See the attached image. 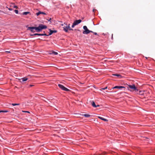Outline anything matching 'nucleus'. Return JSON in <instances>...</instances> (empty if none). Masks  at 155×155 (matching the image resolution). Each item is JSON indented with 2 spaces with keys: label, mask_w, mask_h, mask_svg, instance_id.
Listing matches in <instances>:
<instances>
[{
  "label": "nucleus",
  "mask_w": 155,
  "mask_h": 155,
  "mask_svg": "<svg viewBox=\"0 0 155 155\" xmlns=\"http://www.w3.org/2000/svg\"><path fill=\"white\" fill-rule=\"evenodd\" d=\"M58 87L62 90L67 91H70V90H69V89L65 87L64 86H63V85L61 84H58Z\"/></svg>",
  "instance_id": "3"
},
{
  "label": "nucleus",
  "mask_w": 155,
  "mask_h": 155,
  "mask_svg": "<svg viewBox=\"0 0 155 155\" xmlns=\"http://www.w3.org/2000/svg\"><path fill=\"white\" fill-rule=\"evenodd\" d=\"M47 28V26L42 24H40L38 27H29L28 28V29L30 30L31 32H34L35 31L34 30L35 29L37 32H39L41 31L42 29H46Z\"/></svg>",
  "instance_id": "1"
},
{
  "label": "nucleus",
  "mask_w": 155,
  "mask_h": 155,
  "mask_svg": "<svg viewBox=\"0 0 155 155\" xmlns=\"http://www.w3.org/2000/svg\"><path fill=\"white\" fill-rule=\"evenodd\" d=\"M1 32V31H0V32Z\"/></svg>",
  "instance_id": "39"
},
{
  "label": "nucleus",
  "mask_w": 155,
  "mask_h": 155,
  "mask_svg": "<svg viewBox=\"0 0 155 155\" xmlns=\"http://www.w3.org/2000/svg\"><path fill=\"white\" fill-rule=\"evenodd\" d=\"M48 36V35H47V34L45 33H44L43 34H41V36Z\"/></svg>",
  "instance_id": "22"
},
{
  "label": "nucleus",
  "mask_w": 155,
  "mask_h": 155,
  "mask_svg": "<svg viewBox=\"0 0 155 155\" xmlns=\"http://www.w3.org/2000/svg\"><path fill=\"white\" fill-rule=\"evenodd\" d=\"M127 88L128 90L131 92L135 91V92H137L138 91V90L134 84L128 85Z\"/></svg>",
  "instance_id": "2"
},
{
  "label": "nucleus",
  "mask_w": 155,
  "mask_h": 155,
  "mask_svg": "<svg viewBox=\"0 0 155 155\" xmlns=\"http://www.w3.org/2000/svg\"><path fill=\"white\" fill-rule=\"evenodd\" d=\"M122 88H125V87L124 86H116L114 87L113 88H117L120 89Z\"/></svg>",
  "instance_id": "7"
},
{
  "label": "nucleus",
  "mask_w": 155,
  "mask_h": 155,
  "mask_svg": "<svg viewBox=\"0 0 155 155\" xmlns=\"http://www.w3.org/2000/svg\"><path fill=\"white\" fill-rule=\"evenodd\" d=\"M23 112H26V113H29V111H22Z\"/></svg>",
  "instance_id": "29"
},
{
  "label": "nucleus",
  "mask_w": 155,
  "mask_h": 155,
  "mask_svg": "<svg viewBox=\"0 0 155 155\" xmlns=\"http://www.w3.org/2000/svg\"><path fill=\"white\" fill-rule=\"evenodd\" d=\"M107 87H105L104 88H102L101 90L102 91V90H105V89H107Z\"/></svg>",
  "instance_id": "24"
},
{
  "label": "nucleus",
  "mask_w": 155,
  "mask_h": 155,
  "mask_svg": "<svg viewBox=\"0 0 155 155\" xmlns=\"http://www.w3.org/2000/svg\"><path fill=\"white\" fill-rule=\"evenodd\" d=\"M92 105L94 107H96L97 106L96 105L95 102L93 101L92 103Z\"/></svg>",
  "instance_id": "13"
},
{
  "label": "nucleus",
  "mask_w": 155,
  "mask_h": 155,
  "mask_svg": "<svg viewBox=\"0 0 155 155\" xmlns=\"http://www.w3.org/2000/svg\"><path fill=\"white\" fill-rule=\"evenodd\" d=\"M9 10L10 11H11L12 10V8H9Z\"/></svg>",
  "instance_id": "35"
},
{
  "label": "nucleus",
  "mask_w": 155,
  "mask_h": 155,
  "mask_svg": "<svg viewBox=\"0 0 155 155\" xmlns=\"http://www.w3.org/2000/svg\"><path fill=\"white\" fill-rule=\"evenodd\" d=\"M7 112V111H5V110H0V113H1V112Z\"/></svg>",
  "instance_id": "26"
},
{
  "label": "nucleus",
  "mask_w": 155,
  "mask_h": 155,
  "mask_svg": "<svg viewBox=\"0 0 155 155\" xmlns=\"http://www.w3.org/2000/svg\"><path fill=\"white\" fill-rule=\"evenodd\" d=\"M90 32H93V31H90L88 29H87L86 31H83V34H88Z\"/></svg>",
  "instance_id": "4"
},
{
  "label": "nucleus",
  "mask_w": 155,
  "mask_h": 155,
  "mask_svg": "<svg viewBox=\"0 0 155 155\" xmlns=\"http://www.w3.org/2000/svg\"><path fill=\"white\" fill-rule=\"evenodd\" d=\"M81 22V19H79L78 20H76L75 21H74V24L77 25L80 23Z\"/></svg>",
  "instance_id": "6"
},
{
  "label": "nucleus",
  "mask_w": 155,
  "mask_h": 155,
  "mask_svg": "<svg viewBox=\"0 0 155 155\" xmlns=\"http://www.w3.org/2000/svg\"><path fill=\"white\" fill-rule=\"evenodd\" d=\"M48 36V35H47V34L45 33H44L43 34H41V36Z\"/></svg>",
  "instance_id": "21"
},
{
  "label": "nucleus",
  "mask_w": 155,
  "mask_h": 155,
  "mask_svg": "<svg viewBox=\"0 0 155 155\" xmlns=\"http://www.w3.org/2000/svg\"><path fill=\"white\" fill-rule=\"evenodd\" d=\"M52 53L54 54L55 55H57L58 54V53L55 51H53L52 52Z\"/></svg>",
  "instance_id": "20"
},
{
  "label": "nucleus",
  "mask_w": 155,
  "mask_h": 155,
  "mask_svg": "<svg viewBox=\"0 0 155 155\" xmlns=\"http://www.w3.org/2000/svg\"><path fill=\"white\" fill-rule=\"evenodd\" d=\"M14 8H18L17 6H15H15H14Z\"/></svg>",
  "instance_id": "30"
},
{
  "label": "nucleus",
  "mask_w": 155,
  "mask_h": 155,
  "mask_svg": "<svg viewBox=\"0 0 155 155\" xmlns=\"http://www.w3.org/2000/svg\"><path fill=\"white\" fill-rule=\"evenodd\" d=\"M66 28H68V30H73L70 27V24H69L68 25L66 26Z\"/></svg>",
  "instance_id": "11"
},
{
  "label": "nucleus",
  "mask_w": 155,
  "mask_h": 155,
  "mask_svg": "<svg viewBox=\"0 0 155 155\" xmlns=\"http://www.w3.org/2000/svg\"><path fill=\"white\" fill-rule=\"evenodd\" d=\"M6 52L8 53H10L11 52L10 51H6Z\"/></svg>",
  "instance_id": "32"
},
{
  "label": "nucleus",
  "mask_w": 155,
  "mask_h": 155,
  "mask_svg": "<svg viewBox=\"0 0 155 155\" xmlns=\"http://www.w3.org/2000/svg\"><path fill=\"white\" fill-rule=\"evenodd\" d=\"M49 30L50 31V33H49V35H51L53 33H56L57 31L56 30H52L50 29H49Z\"/></svg>",
  "instance_id": "5"
},
{
  "label": "nucleus",
  "mask_w": 155,
  "mask_h": 155,
  "mask_svg": "<svg viewBox=\"0 0 155 155\" xmlns=\"http://www.w3.org/2000/svg\"><path fill=\"white\" fill-rule=\"evenodd\" d=\"M96 9H93V12H94V11H96Z\"/></svg>",
  "instance_id": "31"
},
{
  "label": "nucleus",
  "mask_w": 155,
  "mask_h": 155,
  "mask_svg": "<svg viewBox=\"0 0 155 155\" xmlns=\"http://www.w3.org/2000/svg\"><path fill=\"white\" fill-rule=\"evenodd\" d=\"M113 75L114 76H117L118 77H121V75L120 74H113Z\"/></svg>",
  "instance_id": "18"
},
{
  "label": "nucleus",
  "mask_w": 155,
  "mask_h": 155,
  "mask_svg": "<svg viewBox=\"0 0 155 155\" xmlns=\"http://www.w3.org/2000/svg\"><path fill=\"white\" fill-rule=\"evenodd\" d=\"M28 79V78L26 77H25L22 78L21 79V80H22V81H27Z\"/></svg>",
  "instance_id": "10"
},
{
  "label": "nucleus",
  "mask_w": 155,
  "mask_h": 155,
  "mask_svg": "<svg viewBox=\"0 0 155 155\" xmlns=\"http://www.w3.org/2000/svg\"><path fill=\"white\" fill-rule=\"evenodd\" d=\"M93 33H94V35H97V33L96 32H93Z\"/></svg>",
  "instance_id": "28"
},
{
  "label": "nucleus",
  "mask_w": 155,
  "mask_h": 155,
  "mask_svg": "<svg viewBox=\"0 0 155 155\" xmlns=\"http://www.w3.org/2000/svg\"><path fill=\"white\" fill-rule=\"evenodd\" d=\"M48 36V35H47V34L45 33H44L43 34H41V36Z\"/></svg>",
  "instance_id": "23"
},
{
  "label": "nucleus",
  "mask_w": 155,
  "mask_h": 155,
  "mask_svg": "<svg viewBox=\"0 0 155 155\" xmlns=\"http://www.w3.org/2000/svg\"><path fill=\"white\" fill-rule=\"evenodd\" d=\"M61 25L63 26V24H61Z\"/></svg>",
  "instance_id": "37"
},
{
  "label": "nucleus",
  "mask_w": 155,
  "mask_h": 155,
  "mask_svg": "<svg viewBox=\"0 0 155 155\" xmlns=\"http://www.w3.org/2000/svg\"><path fill=\"white\" fill-rule=\"evenodd\" d=\"M12 105L13 106H15V105H20L19 104H12Z\"/></svg>",
  "instance_id": "19"
},
{
  "label": "nucleus",
  "mask_w": 155,
  "mask_h": 155,
  "mask_svg": "<svg viewBox=\"0 0 155 155\" xmlns=\"http://www.w3.org/2000/svg\"><path fill=\"white\" fill-rule=\"evenodd\" d=\"M14 12H15V13H16V14H18V10H14Z\"/></svg>",
  "instance_id": "25"
},
{
  "label": "nucleus",
  "mask_w": 155,
  "mask_h": 155,
  "mask_svg": "<svg viewBox=\"0 0 155 155\" xmlns=\"http://www.w3.org/2000/svg\"><path fill=\"white\" fill-rule=\"evenodd\" d=\"M41 14L46 15V14L44 12H39L36 13V15L37 16H38Z\"/></svg>",
  "instance_id": "8"
},
{
  "label": "nucleus",
  "mask_w": 155,
  "mask_h": 155,
  "mask_svg": "<svg viewBox=\"0 0 155 155\" xmlns=\"http://www.w3.org/2000/svg\"><path fill=\"white\" fill-rule=\"evenodd\" d=\"M98 117L100 118V119H101V120H102L104 121H108V120L107 119H105L102 117H100V116H98Z\"/></svg>",
  "instance_id": "9"
},
{
  "label": "nucleus",
  "mask_w": 155,
  "mask_h": 155,
  "mask_svg": "<svg viewBox=\"0 0 155 155\" xmlns=\"http://www.w3.org/2000/svg\"><path fill=\"white\" fill-rule=\"evenodd\" d=\"M83 29L84 30V31H86V30L88 29L86 26H83Z\"/></svg>",
  "instance_id": "17"
},
{
  "label": "nucleus",
  "mask_w": 155,
  "mask_h": 155,
  "mask_svg": "<svg viewBox=\"0 0 155 155\" xmlns=\"http://www.w3.org/2000/svg\"><path fill=\"white\" fill-rule=\"evenodd\" d=\"M112 35V39L113 38V34Z\"/></svg>",
  "instance_id": "36"
},
{
  "label": "nucleus",
  "mask_w": 155,
  "mask_h": 155,
  "mask_svg": "<svg viewBox=\"0 0 155 155\" xmlns=\"http://www.w3.org/2000/svg\"><path fill=\"white\" fill-rule=\"evenodd\" d=\"M63 30L66 32H68V29L66 28V26H64L63 27Z\"/></svg>",
  "instance_id": "12"
},
{
  "label": "nucleus",
  "mask_w": 155,
  "mask_h": 155,
  "mask_svg": "<svg viewBox=\"0 0 155 155\" xmlns=\"http://www.w3.org/2000/svg\"><path fill=\"white\" fill-rule=\"evenodd\" d=\"M97 106H99V105H97Z\"/></svg>",
  "instance_id": "38"
},
{
  "label": "nucleus",
  "mask_w": 155,
  "mask_h": 155,
  "mask_svg": "<svg viewBox=\"0 0 155 155\" xmlns=\"http://www.w3.org/2000/svg\"><path fill=\"white\" fill-rule=\"evenodd\" d=\"M75 25H76L73 22V25H72V28H74Z\"/></svg>",
  "instance_id": "27"
},
{
  "label": "nucleus",
  "mask_w": 155,
  "mask_h": 155,
  "mask_svg": "<svg viewBox=\"0 0 155 155\" xmlns=\"http://www.w3.org/2000/svg\"><path fill=\"white\" fill-rule=\"evenodd\" d=\"M31 36H35V35H38V36H41V34H38V33H35L33 35H31Z\"/></svg>",
  "instance_id": "15"
},
{
  "label": "nucleus",
  "mask_w": 155,
  "mask_h": 155,
  "mask_svg": "<svg viewBox=\"0 0 155 155\" xmlns=\"http://www.w3.org/2000/svg\"><path fill=\"white\" fill-rule=\"evenodd\" d=\"M82 115L87 117H89L90 116V115L88 114H84Z\"/></svg>",
  "instance_id": "14"
},
{
  "label": "nucleus",
  "mask_w": 155,
  "mask_h": 155,
  "mask_svg": "<svg viewBox=\"0 0 155 155\" xmlns=\"http://www.w3.org/2000/svg\"><path fill=\"white\" fill-rule=\"evenodd\" d=\"M34 86V85H30V87H32V86Z\"/></svg>",
  "instance_id": "34"
},
{
  "label": "nucleus",
  "mask_w": 155,
  "mask_h": 155,
  "mask_svg": "<svg viewBox=\"0 0 155 155\" xmlns=\"http://www.w3.org/2000/svg\"><path fill=\"white\" fill-rule=\"evenodd\" d=\"M29 13H30V12H24L23 13V15H26L28 14H29Z\"/></svg>",
  "instance_id": "16"
},
{
  "label": "nucleus",
  "mask_w": 155,
  "mask_h": 155,
  "mask_svg": "<svg viewBox=\"0 0 155 155\" xmlns=\"http://www.w3.org/2000/svg\"><path fill=\"white\" fill-rule=\"evenodd\" d=\"M51 18H50L49 20H48V21H50L51 20Z\"/></svg>",
  "instance_id": "33"
}]
</instances>
